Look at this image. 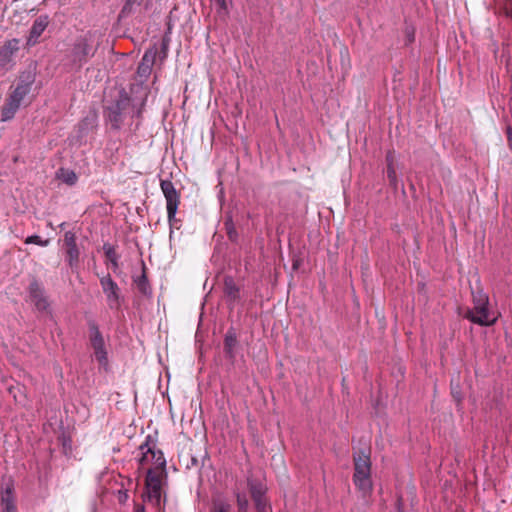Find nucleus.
I'll list each match as a JSON object with an SVG mask.
<instances>
[{
    "label": "nucleus",
    "instance_id": "6",
    "mask_svg": "<svg viewBox=\"0 0 512 512\" xmlns=\"http://www.w3.org/2000/svg\"><path fill=\"white\" fill-rule=\"evenodd\" d=\"M89 341L94 350L97 361L102 366L108 364V352L106 349L105 339L99 329L98 324L94 320L88 321Z\"/></svg>",
    "mask_w": 512,
    "mask_h": 512
},
{
    "label": "nucleus",
    "instance_id": "10",
    "mask_svg": "<svg viewBox=\"0 0 512 512\" xmlns=\"http://www.w3.org/2000/svg\"><path fill=\"white\" fill-rule=\"evenodd\" d=\"M145 489L146 499L155 506H159L162 499V482L160 476L152 469L147 471Z\"/></svg>",
    "mask_w": 512,
    "mask_h": 512
},
{
    "label": "nucleus",
    "instance_id": "1",
    "mask_svg": "<svg viewBox=\"0 0 512 512\" xmlns=\"http://www.w3.org/2000/svg\"><path fill=\"white\" fill-rule=\"evenodd\" d=\"M34 76L30 73L20 77L17 86L8 97L5 105L1 109V121L7 122L15 116L20 108L24 98L30 93Z\"/></svg>",
    "mask_w": 512,
    "mask_h": 512
},
{
    "label": "nucleus",
    "instance_id": "31",
    "mask_svg": "<svg viewBox=\"0 0 512 512\" xmlns=\"http://www.w3.org/2000/svg\"><path fill=\"white\" fill-rule=\"evenodd\" d=\"M128 498V494L126 491H119V501L120 502H125Z\"/></svg>",
    "mask_w": 512,
    "mask_h": 512
},
{
    "label": "nucleus",
    "instance_id": "9",
    "mask_svg": "<svg viewBox=\"0 0 512 512\" xmlns=\"http://www.w3.org/2000/svg\"><path fill=\"white\" fill-rule=\"evenodd\" d=\"M100 285L106 296V301L110 309L118 310L121 306V293L118 284L107 274L100 278Z\"/></svg>",
    "mask_w": 512,
    "mask_h": 512
},
{
    "label": "nucleus",
    "instance_id": "16",
    "mask_svg": "<svg viewBox=\"0 0 512 512\" xmlns=\"http://www.w3.org/2000/svg\"><path fill=\"white\" fill-rule=\"evenodd\" d=\"M1 505L2 512H17V507L14 497V487L12 483L6 484L1 489Z\"/></svg>",
    "mask_w": 512,
    "mask_h": 512
},
{
    "label": "nucleus",
    "instance_id": "13",
    "mask_svg": "<svg viewBox=\"0 0 512 512\" xmlns=\"http://www.w3.org/2000/svg\"><path fill=\"white\" fill-rule=\"evenodd\" d=\"M29 295L38 310L44 311L49 307L43 288L36 279L29 285Z\"/></svg>",
    "mask_w": 512,
    "mask_h": 512
},
{
    "label": "nucleus",
    "instance_id": "19",
    "mask_svg": "<svg viewBox=\"0 0 512 512\" xmlns=\"http://www.w3.org/2000/svg\"><path fill=\"white\" fill-rule=\"evenodd\" d=\"M134 282L136 283L139 291L143 294V295H151L152 291H151V287L149 285V282H148V279L145 275V273H142L141 276L137 277Z\"/></svg>",
    "mask_w": 512,
    "mask_h": 512
},
{
    "label": "nucleus",
    "instance_id": "18",
    "mask_svg": "<svg viewBox=\"0 0 512 512\" xmlns=\"http://www.w3.org/2000/svg\"><path fill=\"white\" fill-rule=\"evenodd\" d=\"M224 292L230 300L235 301L239 297V288L235 284L234 280L230 276H226L224 279Z\"/></svg>",
    "mask_w": 512,
    "mask_h": 512
},
{
    "label": "nucleus",
    "instance_id": "34",
    "mask_svg": "<svg viewBox=\"0 0 512 512\" xmlns=\"http://www.w3.org/2000/svg\"><path fill=\"white\" fill-rule=\"evenodd\" d=\"M232 233H233V230H228V234H229L230 238H232Z\"/></svg>",
    "mask_w": 512,
    "mask_h": 512
},
{
    "label": "nucleus",
    "instance_id": "30",
    "mask_svg": "<svg viewBox=\"0 0 512 512\" xmlns=\"http://www.w3.org/2000/svg\"><path fill=\"white\" fill-rule=\"evenodd\" d=\"M256 508L259 512H265V504L262 499H259V502H255Z\"/></svg>",
    "mask_w": 512,
    "mask_h": 512
},
{
    "label": "nucleus",
    "instance_id": "12",
    "mask_svg": "<svg viewBox=\"0 0 512 512\" xmlns=\"http://www.w3.org/2000/svg\"><path fill=\"white\" fill-rule=\"evenodd\" d=\"M19 50V40L11 39L0 48V70H8L13 66V56Z\"/></svg>",
    "mask_w": 512,
    "mask_h": 512
},
{
    "label": "nucleus",
    "instance_id": "27",
    "mask_svg": "<svg viewBox=\"0 0 512 512\" xmlns=\"http://www.w3.org/2000/svg\"><path fill=\"white\" fill-rule=\"evenodd\" d=\"M215 2L218 5L219 11L227 12V10H228L227 0H215Z\"/></svg>",
    "mask_w": 512,
    "mask_h": 512
},
{
    "label": "nucleus",
    "instance_id": "33",
    "mask_svg": "<svg viewBox=\"0 0 512 512\" xmlns=\"http://www.w3.org/2000/svg\"><path fill=\"white\" fill-rule=\"evenodd\" d=\"M135 512H145L144 506H142V505L137 506L135 509Z\"/></svg>",
    "mask_w": 512,
    "mask_h": 512
},
{
    "label": "nucleus",
    "instance_id": "2",
    "mask_svg": "<svg viewBox=\"0 0 512 512\" xmlns=\"http://www.w3.org/2000/svg\"><path fill=\"white\" fill-rule=\"evenodd\" d=\"M354 474L353 482L355 486L364 494L367 495L372 491L371 479V460L370 454L365 450H361L358 454L354 455Z\"/></svg>",
    "mask_w": 512,
    "mask_h": 512
},
{
    "label": "nucleus",
    "instance_id": "28",
    "mask_svg": "<svg viewBox=\"0 0 512 512\" xmlns=\"http://www.w3.org/2000/svg\"><path fill=\"white\" fill-rule=\"evenodd\" d=\"M506 133H507L508 146H509L510 150L512 151V128L510 126L507 127Z\"/></svg>",
    "mask_w": 512,
    "mask_h": 512
},
{
    "label": "nucleus",
    "instance_id": "32",
    "mask_svg": "<svg viewBox=\"0 0 512 512\" xmlns=\"http://www.w3.org/2000/svg\"><path fill=\"white\" fill-rule=\"evenodd\" d=\"M110 262H111L113 271L115 272L118 269V267H119V265H118V258H116V260H112Z\"/></svg>",
    "mask_w": 512,
    "mask_h": 512
},
{
    "label": "nucleus",
    "instance_id": "15",
    "mask_svg": "<svg viewBox=\"0 0 512 512\" xmlns=\"http://www.w3.org/2000/svg\"><path fill=\"white\" fill-rule=\"evenodd\" d=\"M156 55L157 48L155 46L145 51L137 69V73L140 77L147 78L150 75Z\"/></svg>",
    "mask_w": 512,
    "mask_h": 512
},
{
    "label": "nucleus",
    "instance_id": "3",
    "mask_svg": "<svg viewBox=\"0 0 512 512\" xmlns=\"http://www.w3.org/2000/svg\"><path fill=\"white\" fill-rule=\"evenodd\" d=\"M489 298L482 292L473 293V307L469 309L465 317L480 326L493 325L497 318L488 309Z\"/></svg>",
    "mask_w": 512,
    "mask_h": 512
},
{
    "label": "nucleus",
    "instance_id": "4",
    "mask_svg": "<svg viewBox=\"0 0 512 512\" xmlns=\"http://www.w3.org/2000/svg\"><path fill=\"white\" fill-rule=\"evenodd\" d=\"M97 51V47L93 45V35L88 32L77 37L72 44L70 59L74 66L82 67L92 58Z\"/></svg>",
    "mask_w": 512,
    "mask_h": 512
},
{
    "label": "nucleus",
    "instance_id": "20",
    "mask_svg": "<svg viewBox=\"0 0 512 512\" xmlns=\"http://www.w3.org/2000/svg\"><path fill=\"white\" fill-rule=\"evenodd\" d=\"M58 177L66 184L72 186L76 184L78 177L72 170L60 169Z\"/></svg>",
    "mask_w": 512,
    "mask_h": 512
},
{
    "label": "nucleus",
    "instance_id": "14",
    "mask_svg": "<svg viewBox=\"0 0 512 512\" xmlns=\"http://www.w3.org/2000/svg\"><path fill=\"white\" fill-rule=\"evenodd\" d=\"M48 24L49 17L47 15H41L37 19H35L30 29L29 36L27 38L28 46H34L38 42L39 37L45 31Z\"/></svg>",
    "mask_w": 512,
    "mask_h": 512
},
{
    "label": "nucleus",
    "instance_id": "22",
    "mask_svg": "<svg viewBox=\"0 0 512 512\" xmlns=\"http://www.w3.org/2000/svg\"><path fill=\"white\" fill-rule=\"evenodd\" d=\"M251 496L254 502H259V499H262L264 496V489L261 484H256L254 482L248 483Z\"/></svg>",
    "mask_w": 512,
    "mask_h": 512
},
{
    "label": "nucleus",
    "instance_id": "26",
    "mask_svg": "<svg viewBox=\"0 0 512 512\" xmlns=\"http://www.w3.org/2000/svg\"><path fill=\"white\" fill-rule=\"evenodd\" d=\"M237 504H238L240 512H246V510L248 508V500L246 499V497L238 494L237 495Z\"/></svg>",
    "mask_w": 512,
    "mask_h": 512
},
{
    "label": "nucleus",
    "instance_id": "23",
    "mask_svg": "<svg viewBox=\"0 0 512 512\" xmlns=\"http://www.w3.org/2000/svg\"><path fill=\"white\" fill-rule=\"evenodd\" d=\"M25 244H36L42 247H46L49 244V240H43L39 235H30L25 239Z\"/></svg>",
    "mask_w": 512,
    "mask_h": 512
},
{
    "label": "nucleus",
    "instance_id": "7",
    "mask_svg": "<svg viewBox=\"0 0 512 512\" xmlns=\"http://www.w3.org/2000/svg\"><path fill=\"white\" fill-rule=\"evenodd\" d=\"M160 188L166 200L168 222L174 226L176 213L180 204V195L170 180H161Z\"/></svg>",
    "mask_w": 512,
    "mask_h": 512
},
{
    "label": "nucleus",
    "instance_id": "8",
    "mask_svg": "<svg viewBox=\"0 0 512 512\" xmlns=\"http://www.w3.org/2000/svg\"><path fill=\"white\" fill-rule=\"evenodd\" d=\"M130 104V98L125 91H121L119 97L107 107L106 118L110 122L112 128L119 129L122 121L124 111Z\"/></svg>",
    "mask_w": 512,
    "mask_h": 512
},
{
    "label": "nucleus",
    "instance_id": "5",
    "mask_svg": "<svg viewBox=\"0 0 512 512\" xmlns=\"http://www.w3.org/2000/svg\"><path fill=\"white\" fill-rule=\"evenodd\" d=\"M141 457L139 463L145 465L152 462L156 468L164 469L166 467V459L163 452L156 447V440L153 436L147 435L145 441L139 446Z\"/></svg>",
    "mask_w": 512,
    "mask_h": 512
},
{
    "label": "nucleus",
    "instance_id": "29",
    "mask_svg": "<svg viewBox=\"0 0 512 512\" xmlns=\"http://www.w3.org/2000/svg\"><path fill=\"white\" fill-rule=\"evenodd\" d=\"M512 1L510 3H507L505 4V7H504V13L507 17H510L512 18Z\"/></svg>",
    "mask_w": 512,
    "mask_h": 512
},
{
    "label": "nucleus",
    "instance_id": "21",
    "mask_svg": "<svg viewBox=\"0 0 512 512\" xmlns=\"http://www.w3.org/2000/svg\"><path fill=\"white\" fill-rule=\"evenodd\" d=\"M386 160H387V177H388L390 183L396 187L397 175H396V171H395V168L393 165V157L391 156L390 153L387 155Z\"/></svg>",
    "mask_w": 512,
    "mask_h": 512
},
{
    "label": "nucleus",
    "instance_id": "11",
    "mask_svg": "<svg viewBox=\"0 0 512 512\" xmlns=\"http://www.w3.org/2000/svg\"><path fill=\"white\" fill-rule=\"evenodd\" d=\"M64 245L66 247V260L70 268H76L79 263L80 250L76 243V235L72 231L64 234Z\"/></svg>",
    "mask_w": 512,
    "mask_h": 512
},
{
    "label": "nucleus",
    "instance_id": "25",
    "mask_svg": "<svg viewBox=\"0 0 512 512\" xmlns=\"http://www.w3.org/2000/svg\"><path fill=\"white\" fill-rule=\"evenodd\" d=\"M103 250H104L105 255L109 261L116 260V258H118L116 250L112 245L105 244L103 246Z\"/></svg>",
    "mask_w": 512,
    "mask_h": 512
},
{
    "label": "nucleus",
    "instance_id": "24",
    "mask_svg": "<svg viewBox=\"0 0 512 512\" xmlns=\"http://www.w3.org/2000/svg\"><path fill=\"white\" fill-rule=\"evenodd\" d=\"M230 509L231 506L228 503L224 501H218L214 503L211 512H230Z\"/></svg>",
    "mask_w": 512,
    "mask_h": 512
},
{
    "label": "nucleus",
    "instance_id": "17",
    "mask_svg": "<svg viewBox=\"0 0 512 512\" xmlns=\"http://www.w3.org/2000/svg\"><path fill=\"white\" fill-rule=\"evenodd\" d=\"M237 346L236 333L233 330H229L224 339V350L229 359L235 358V348Z\"/></svg>",
    "mask_w": 512,
    "mask_h": 512
}]
</instances>
